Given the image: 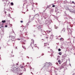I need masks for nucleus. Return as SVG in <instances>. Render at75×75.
<instances>
[{"instance_id": "f257e3e1", "label": "nucleus", "mask_w": 75, "mask_h": 75, "mask_svg": "<svg viewBox=\"0 0 75 75\" xmlns=\"http://www.w3.org/2000/svg\"><path fill=\"white\" fill-rule=\"evenodd\" d=\"M32 42L31 43V44L30 45H32V47H33V46H34L33 44L34 43V40L32 39Z\"/></svg>"}, {"instance_id": "f03ea898", "label": "nucleus", "mask_w": 75, "mask_h": 75, "mask_svg": "<svg viewBox=\"0 0 75 75\" xmlns=\"http://www.w3.org/2000/svg\"><path fill=\"white\" fill-rule=\"evenodd\" d=\"M0 26H1V28L3 27V23H2V22H1L0 23Z\"/></svg>"}, {"instance_id": "7ed1b4c3", "label": "nucleus", "mask_w": 75, "mask_h": 75, "mask_svg": "<svg viewBox=\"0 0 75 75\" xmlns=\"http://www.w3.org/2000/svg\"><path fill=\"white\" fill-rule=\"evenodd\" d=\"M64 68V65L63 64H62L60 67V68L61 69Z\"/></svg>"}, {"instance_id": "20e7f679", "label": "nucleus", "mask_w": 75, "mask_h": 75, "mask_svg": "<svg viewBox=\"0 0 75 75\" xmlns=\"http://www.w3.org/2000/svg\"><path fill=\"white\" fill-rule=\"evenodd\" d=\"M61 31H63V32H65V29L63 28L62 29V30Z\"/></svg>"}, {"instance_id": "39448f33", "label": "nucleus", "mask_w": 75, "mask_h": 75, "mask_svg": "<svg viewBox=\"0 0 75 75\" xmlns=\"http://www.w3.org/2000/svg\"><path fill=\"white\" fill-rule=\"evenodd\" d=\"M44 44H45V46H47V45H49V44H47V43H44Z\"/></svg>"}, {"instance_id": "423d86ee", "label": "nucleus", "mask_w": 75, "mask_h": 75, "mask_svg": "<svg viewBox=\"0 0 75 75\" xmlns=\"http://www.w3.org/2000/svg\"><path fill=\"white\" fill-rule=\"evenodd\" d=\"M6 22V20H4V21H2V23H4Z\"/></svg>"}, {"instance_id": "0eeeda50", "label": "nucleus", "mask_w": 75, "mask_h": 75, "mask_svg": "<svg viewBox=\"0 0 75 75\" xmlns=\"http://www.w3.org/2000/svg\"><path fill=\"white\" fill-rule=\"evenodd\" d=\"M59 54L60 55H62V53L61 52H60L59 53Z\"/></svg>"}, {"instance_id": "6e6552de", "label": "nucleus", "mask_w": 75, "mask_h": 75, "mask_svg": "<svg viewBox=\"0 0 75 75\" xmlns=\"http://www.w3.org/2000/svg\"><path fill=\"white\" fill-rule=\"evenodd\" d=\"M11 6H13V5H14V4H13V3L11 2Z\"/></svg>"}, {"instance_id": "1a4fd4ad", "label": "nucleus", "mask_w": 75, "mask_h": 75, "mask_svg": "<svg viewBox=\"0 0 75 75\" xmlns=\"http://www.w3.org/2000/svg\"><path fill=\"white\" fill-rule=\"evenodd\" d=\"M47 33H50L51 31H47Z\"/></svg>"}, {"instance_id": "9d476101", "label": "nucleus", "mask_w": 75, "mask_h": 75, "mask_svg": "<svg viewBox=\"0 0 75 75\" xmlns=\"http://www.w3.org/2000/svg\"><path fill=\"white\" fill-rule=\"evenodd\" d=\"M22 47H23V48H24V49H26V47H25V46H22Z\"/></svg>"}, {"instance_id": "9b49d317", "label": "nucleus", "mask_w": 75, "mask_h": 75, "mask_svg": "<svg viewBox=\"0 0 75 75\" xmlns=\"http://www.w3.org/2000/svg\"><path fill=\"white\" fill-rule=\"evenodd\" d=\"M60 62H61V60H59L58 61V62H59V64H61V63H60Z\"/></svg>"}, {"instance_id": "f8f14e48", "label": "nucleus", "mask_w": 75, "mask_h": 75, "mask_svg": "<svg viewBox=\"0 0 75 75\" xmlns=\"http://www.w3.org/2000/svg\"><path fill=\"white\" fill-rule=\"evenodd\" d=\"M48 65V63H47L45 64V66H47Z\"/></svg>"}, {"instance_id": "ddd939ff", "label": "nucleus", "mask_w": 75, "mask_h": 75, "mask_svg": "<svg viewBox=\"0 0 75 75\" xmlns=\"http://www.w3.org/2000/svg\"><path fill=\"white\" fill-rule=\"evenodd\" d=\"M48 7H49V6H48L47 7H46V10H47V8H48Z\"/></svg>"}, {"instance_id": "4468645a", "label": "nucleus", "mask_w": 75, "mask_h": 75, "mask_svg": "<svg viewBox=\"0 0 75 75\" xmlns=\"http://www.w3.org/2000/svg\"><path fill=\"white\" fill-rule=\"evenodd\" d=\"M22 74H23V73H20L19 74H18L19 75H22Z\"/></svg>"}, {"instance_id": "2eb2a0df", "label": "nucleus", "mask_w": 75, "mask_h": 75, "mask_svg": "<svg viewBox=\"0 0 75 75\" xmlns=\"http://www.w3.org/2000/svg\"><path fill=\"white\" fill-rule=\"evenodd\" d=\"M55 7V6L54 5H53L52 6V7Z\"/></svg>"}, {"instance_id": "dca6fc26", "label": "nucleus", "mask_w": 75, "mask_h": 75, "mask_svg": "<svg viewBox=\"0 0 75 75\" xmlns=\"http://www.w3.org/2000/svg\"><path fill=\"white\" fill-rule=\"evenodd\" d=\"M72 11L73 12V13H75V11Z\"/></svg>"}, {"instance_id": "f3484780", "label": "nucleus", "mask_w": 75, "mask_h": 75, "mask_svg": "<svg viewBox=\"0 0 75 75\" xmlns=\"http://www.w3.org/2000/svg\"><path fill=\"white\" fill-rule=\"evenodd\" d=\"M61 51V50L60 49H58V51Z\"/></svg>"}, {"instance_id": "a211bd4d", "label": "nucleus", "mask_w": 75, "mask_h": 75, "mask_svg": "<svg viewBox=\"0 0 75 75\" xmlns=\"http://www.w3.org/2000/svg\"><path fill=\"white\" fill-rule=\"evenodd\" d=\"M21 68H24V67L22 66L21 67Z\"/></svg>"}, {"instance_id": "6ab92c4d", "label": "nucleus", "mask_w": 75, "mask_h": 75, "mask_svg": "<svg viewBox=\"0 0 75 75\" xmlns=\"http://www.w3.org/2000/svg\"><path fill=\"white\" fill-rule=\"evenodd\" d=\"M21 23H23V21H21Z\"/></svg>"}, {"instance_id": "aec40b11", "label": "nucleus", "mask_w": 75, "mask_h": 75, "mask_svg": "<svg viewBox=\"0 0 75 75\" xmlns=\"http://www.w3.org/2000/svg\"><path fill=\"white\" fill-rule=\"evenodd\" d=\"M11 33H14V31H12V32H11Z\"/></svg>"}, {"instance_id": "412c9836", "label": "nucleus", "mask_w": 75, "mask_h": 75, "mask_svg": "<svg viewBox=\"0 0 75 75\" xmlns=\"http://www.w3.org/2000/svg\"><path fill=\"white\" fill-rule=\"evenodd\" d=\"M5 27H7V25H5Z\"/></svg>"}, {"instance_id": "4be33fe9", "label": "nucleus", "mask_w": 75, "mask_h": 75, "mask_svg": "<svg viewBox=\"0 0 75 75\" xmlns=\"http://www.w3.org/2000/svg\"><path fill=\"white\" fill-rule=\"evenodd\" d=\"M6 13H7V12L6 11L5 12V14H6Z\"/></svg>"}, {"instance_id": "5701e85b", "label": "nucleus", "mask_w": 75, "mask_h": 75, "mask_svg": "<svg viewBox=\"0 0 75 75\" xmlns=\"http://www.w3.org/2000/svg\"><path fill=\"white\" fill-rule=\"evenodd\" d=\"M55 28L56 29H57V27H55Z\"/></svg>"}, {"instance_id": "b1692460", "label": "nucleus", "mask_w": 75, "mask_h": 75, "mask_svg": "<svg viewBox=\"0 0 75 75\" xmlns=\"http://www.w3.org/2000/svg\"><path fill=\"white\" fill-rule=\"evenodd\" d=\"M46 38H48V37L47 36V37H46Z\"/></svg>"}, {"instance_id": "393cba45", "label": "nucleus", "mask_w": 75, "mask_h": 75, "mask_svg": "<svg viewBox=\"0 0 75 75\" xmlns=\"http://www.w3.org/2000/svg\"><path fill=\"white\" fill-rule=\"evenodd\" d=\"M72 3H74V1H72Z\"/></svg>"}, {"instance_id": "a878e982", "label": "nucleus", "mask_w": 75, "mask_h": 75, "mask_svg": "<svg viewBox=\"0 0 75 75\" xmlns=\"http://www.w3.org/2000/svg\"><path fill=\"white\" fill-rule=\"evenodd\" d=\"M5 1V0H2L3 1Z\"/></svg>"}, {"instance_id": "bb28decb", "label": "nucleus", "mask_w": 75, "mask_h": 75, "mask_svg": "<svg viewBox=\"0 0 75 75\" xmlns=\"http://www.w3.org/2000/svg\"><path fill=\"white\" fill-rule=\"evenodd\" d=\"M18 40H20V39H18Z\"/></svg>"}, {"instance_id": "cd10ccee", "label": "nucleus", "mask_w": 75, "mask_h": 75, "mask_svg": "<svg viewBox=\"0 0 75 75\" xmlns=\"http://www.w3.org/2000/svg\"><path fill=\"white\" fill-rule=\"evenodd\" d=\"M68 10H70V9H69V8H68Z\"/></svg>"}, {"instance_id": "c85d7f7f", "label": "nucleus", "mask_w": 75, "mask_h": 75, "mask_svg": "<svg viewBox=\"0 0 75 75\" xmlns=\"http://www.w3.org/2000/svg\"><path fill=\"white\" fill-rule=\"evenodd\" d=\"M50 48V47H47V48Z\"/></svg>"}, {"instance_id": "c756f323", "label": "nucleus", "mask_w": 75, "mask_h": 75, "mask_svg": "<svg viewBox=\"0 0 75 75\" xmlns=\"http://www.w3.org/2000/svg\"><path fill=\"white\" fill-rule=\"evenodd\" d=\"M0 28H1V26H0Z\"/></svg>"}, {"instance_id": "7c9ffc66", "label": "nucleus", "mask_w": 75, "mask_h": 75, "mask_svg": "<svg viewBox=\"0 0 75 75\" xmlns=\"http://www.w3.org/2000/svg\"><path fill=\"white\" fill-rule=\"evenodd\" d=\"M60 40H62V38H60Z\"/></svg>"}, {"instance_id": "2f4dec72", "label": "nucleus", "mask_w": 75, "mask_h": 75, "mask_svg": "<svg viewBox=\"0 0 75 75\" xmlns=\"http://www.w3.org/2000/svg\"><path fill=\"white\" fill-rule=\"evenodd\" d=\"M44 55V54H43V55Z\"/></svg>"}, {"instance_id": "473e14b6", "label": "nucleus", "mask_w": 75, "mask_h": 75, "mask_svg": "<svg viewBox=\"0 0 75 75\" xmlns=\"http://www.w3.org/2000/svg\"><path fill=\"white\" fill-rule=\"evenodd\" d=\"M17 47H16V48H17Z\"/></svg>"}, {"instance_id": "72a5a7b5", "label": "nucleus", "mask_w": 75, "mask_h": 75, "mask_svg": "<svg viewBox=\"0 0 75 75\" xmlns=\"http://www.w3.org/2000/svg\"><path fill=\"white\" fill-rule=\"evenodd\" d=\"M32 48H33V47H32Z\"/></svg>"}, {"instance_id": "f704fd0d", "label": "nucleus", "mask_w": 75, "mask_h": 75, "mask_svg": "<svg viewBox=\"0 0 75 75\" xmlns=\"http://www.w3.org/2000/svg\"><path fill=\"white\" fill-rule=\"evenodd\" d=\"M41 31H42V30H41Z\"/></svg>"}]
</instances>
